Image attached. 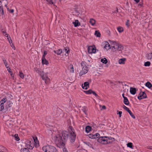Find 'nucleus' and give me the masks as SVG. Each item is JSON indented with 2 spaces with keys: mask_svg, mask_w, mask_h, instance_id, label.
Masks as SVG:
<instances>
[{
  "mask_svg": "<svg viewBox=\"0 0 152 152\" xmlns=\"http://www.w3.org/2000/svg\"><path fill=\"white\" fill-rule=\"evenodd\" d=\"M70 68L71 69H72L71 70H70V72H72V73H73L74 72V67H73V66L71 64L70 65Z\"/></svg>",
  "mask_w": 152,
  "mask_h": 152,
  "instance_id": "obj_47",
  "label": "nucleus"
},
{
  "mask_svg": "<svg viewBox=\"0 0 152 152\" xmlns=\"http://www.w3.org/2000/svg\"><path fill=\"white\" fill-rule=\"evenodd\" d=\"M20 151L21 152H30L28 150L25 148H22Z\"/></svg>",
  "mask_w": 152,
  "mask_h": 152,
  "instance_id": "obj_31",
  "label": "nucleus"
},
{
  "mask_svg": "<svg viewBox=\"0 0 152 152\" xmlns=\"http://www.w3.org/2000/svg\"><path fill=\"white\" fill-rule=\"evenodd\" d=\"M118 12V9H116V10H115V11L114 12L115 13H117Z\"/></svg>",
  "mask_w": 152,
  "mask_h": 152,
  "instance_id": "obj_62",
  "label": "nucleus"
},
{
  "mask_svg": "<svg viewBox=\"0 0 152 152\" xmlns=\"http://www.w3.org/2000/svg\"><path fill=\"white\" fill-rule=\"evenodd\" d=\"M63 151L64 152H68L66 150V149L65 148L63 149Z\"/></svg>",
  "mask_w": 152,
  "mask_h": 152,
  "instance_id": "obj_58",
  "label": "nucleus"
},
{
  "mask_svg": "<svg viewBox=\"0 0 152 152\" xmlns=\"http://www.w3.org/2000/svg\"><path fill=\"white\" fill-rule=\"evenodd\" d=\"M19 76L22 78L23 79L24 77V75L22 72H19Z\"/></svg>",
  "mask_w": 152,
  "mask_h": 152,
  "instance_id": "obj_38",
  "label": "nucleus"
},
{
  "mask_svg": "<svg viewBox=\"0 0 152 152\" xmlns=\"http://www.w3.org/2000/svg\"><path fill=\"white\" fill-rule=\"evenodd\" d=\"M123 108L124 110H126L127 112L129 110V109L126 106L124 105L123 106Z\"/></svg>",
  "mask_w": 152,
  "mask_h": 152,
  "instance_id": "obj_51",
  "label": "nucleus"
},
{
  "mask_svg": "<svg viewBox=\"0 0 152 152\" xmlns=\"http://www.w3.org/2000/svg\"><path fill=\"white\" fill-rule=\"evenodd\" d=\"M102 44L104 45V48L106 50H108L111 48L110 45L108 42L104 41L103 42Z\"/></svg>",
  "mask_w": 152,
  "mask_h": 152,
  "instance_id": "obj_13",
  "label": "nucleus"
},
{
  "mask_svg": "<svg viewBox=\"0 0 152 152\" xmlns=\"http://www.w3.org/2000/svg\"><path fill=\"white\" fill-rule=\"evenodd\" d=\"M62 134L63 139L64 140H67L69 135V133L65 131H63L62 132Z\"/></svg>",
  "mask_w": 152,
  "mask_h": 152,
  "instance_id": "obj_8",
  "label": "nucleus"
},
{
  "mask_svg": "<svg viewBox=\"0 0 152 152\" xmlns=\"http://www.w3.org/2000/svg\"><path fill=\"white\" fill-rule=\"evenodd\" d=\"M34 142L36 144H38L39 143V141H38L37 139V137H36L35 138L33 137Z\"/></svg>",
  "mask_w": 152,
  "mask_h": 152,
  "instance_id": "obj_43",
  "label": "nucleus"
},
{
  "mask_svg": "<svg viewBox=\"0 0 152 152\" xmlns=\"http://www.w3.org/2000/svg\"><path fill=\"white\" fill-rule=\"evenodd\" d=\"M151 63L150 61H147L145 63L144 66H150Z\"/></svg>",
  "mask_w": 152,
  "mask_h": 152,
  "instance_id": "obj_44",
  "label": "nucleus"
},
{
  "mask_svg": "<svg viewBox=\"0 0 152 152\" xmlns=\"http://www.w3.org/2000/svg\"><path fill=\"white\" fill-rule=\"evenodd\" d=\"M25 146L28 148L30 149H32L34 147V145L32 143H31V141L30 140L26 141L25 142Z\"/></svg>",
  "mask_w": 152,
  "mask_h": 152,
  "instance_id": "obj_6",
  "label": "nucleus"
},
{
  "mask_svg": "<svg viewBox=\"0 0 152 152\" xmlns=\"http://www.w3.org/2000/svg\"><path fill=\"white\" fill-rule=\"evenodd\" d=\"M12 103H11L10 102H7V105L6 106V107L8 109L12 105Z\"/></svg>",
  "mask_w": 152,
  "mask_h": 152,
  "instance_id": "obj_42",
  "label": "nucleus"
},
{
  "mask_svg": "<svg viewBox=\"0 0 152 152\" xmlns=\"http://www.w3.org/2000/svg\"><path fill=\"white\" fill-rule=\"evenodd\" d=\"M88 50L89 53H95L96 52V49L95 47L90 46L88 47Z\"/></svg>",
  "mask_w": 152,
  "mask_h": 152,
  "instance_id": "obj_10",
  "label": "nucleus"
},
{
  "mask_svg": "<svg viewBox=\"0 0 152 152\" xmlns=\"http://www.w3.org/2000/svg\"><path fill=\"white\" fill-rule=\"evenodd\" d=\"M5 36L6 37H8V35L7 34V32L5 33L4 34Z\"/></svg>",
  "mask_w": 152,
  "mask_h": 152,
  "instance_id": "obj_61",
  "label": "nucleus"
},
{
  "mask_svg": "<svg viewBox=\"0 0 152 152\" xmlns=\"http://www.w3.org/2000/svg\"><path fill=\"white\" fill-rule=\"evenodd\" d=\"M88 71V68L87 66H85L82 68L81 71L79 73L80 76H81L83 75L86 74Z\"/></svg>",
  "mask_w": 152,
  "mask_h": 152,
  "instance_id": "obj_7",
  "label": "nucleus"
},
{
  "mask_svg": "<svg viewBox=\"0 0 152 152\" xmlns=\"http://www.w3.org/2000/svg\"><path fill=\"white\" fill-rule=\"evenodd\" d=\"M54 52L56 53L57 55H59L61 54L62 53V50L61 49H59L57 50H54Z\"/></svg>",
  "mask_w": 152,
  "mask_h": 152,
  "instance_id": "obj_26",
  "label": "nucleus"
},
{
  "mask_svg": "<svg viewBox=\"0 0 152 152\" xmlns=\"http://www.w3.org/2000/svg\"><path fill=\"white\" fill-rule=\"evenodd\" d=\"M89 22L92 26H94L95 23L96 21L94 19L91 18L90 19Z\"/></svg>",
  "mask_w": 152,
  "mask_h": 152,
  "instance_id": "obj_27",
  "label": "nucleus"
},
{
  "mask_svg": "<svg viewBox=\"0 0 152 152\" xmlns=\"http://www.w3.org/2000/svg\"><path fill=\"white\" fill-rule=\"evenodd\" d=\"M100 135L98 133H96L94 134H90L89 136V138L91 139H94L99 137Z\"/></svg>",
  "mask_w": 152,
  "mask_h": 152,
  "instance_id": "obj_14",
  "label": "nucleus"
},
{
  "mask_svg": "<svg viewBox=\"0 0 152 152\" xmlns=\"http://www.w3.org/2000/svg\"><path fill=\"white\" fill-rule=\"evenodd\" d=\"M9 10V12L10 13H12L14 12V10L13 9L10 10Z\"/></svg>",
  "mask_w": 152,
  "mask_h": 152,
  "instance_id": "obj_59",
  "label": "nucleus"
},
{
  "mask_svg": "<svg viewBox=\"0 0 152 152\" xmlns=\"http://www.w3.org/2000/svg\"><path fill=\"white\" fill-rule=\"evenodd\" d=\"M6 151L7 149L5 148L0 145V152H6Z\"/></svg>",
  "mask_w": 152,
  "mask_h": 152,
  "instance_id": "obj_24",
  "label": "nucleus"
},
{
  "mask_svg": "<svg viewBox=\"0 0 152 152\" xmlns=\"http://www.w3.org/2000/svg\"><path fill=\"white\" fill-rule=\"evenodd\" d=\"M109 42L111 43L112 49L114 52L121 51L123 49V46L118 43L111 40H109Z\"/></svg>",
  "mask_w": 152,
  "mask_h": 152,
  "instance_id": "obj_2",
  "label": "nucleus"
},
{
  "mask_svg": "<svg viewBox=\"0 0 152 152\" xmlns=\"http://www.w3.org/2000/svg\"><path fill=\"white\" fill-rule=\"evenodd\" d=\"M2 33H3V34H4L5 33H6V31H2Z\"/></svg>",
  "mask_w": 152,
  "mask_h": 152,
  "instance_id": "obj_63",
  "label": "nucleus"
},
{
  "mask_svg": "<svg viewBox=\"0 0 152 152\" xmlns=\"http://www.w3.org/2000/svg\"><path fill=\"white\" fill-rule=\"evenodd\" d=\"M145 86L149 88H150L152 87V85L149 82H147L145 84Z\"/></svg>",
  "mask_w": 152,
  "mask_h": 152,
  "instance_id": "obj_25",
  "label": "nucleus"
},
{
  "mask_svg": "<svg viewBox=\"0 0 152 152\" xmlns=\"http://www.w3.org/2000/svg\"><path fill=\"white\" fill-rule=\"evenodd\" d=\"M127 146L128 147H129L131 148H132V144L131 142H129L127 144Z\"/></svg>",
  "mask_w": 152,
  "mask_h": 152,
  "instance_id": "obj_45",
  "label": "nucleus"
},
{
  "mask_svg": "<svg viewBox=\"0 0 152 152\" xmlns=\"http://www.w3.org/2000/svg\"><path fill=\"white\" fill-rule=\"evenodd\" d=\"M101 62L105 64H107L108 62L107 59L105 58H102L101 59Z\"/></svg>",
  "mask_w": 152,
  "mask_h": 152,
  "instance_id": "obj_33",
  "label": "nucleus"
},
{
  "mask_svg": "<svg viewBox=\"0 0 152 152\" xmlns=\"http://www.w3.org/2000/svg\"><path fill=\"white\" fill-rule=\"evenodd\" d=\"M42 149L45 152H58L56 148L51 145H46L43 146Z\"/></svg>",
  "mask_w": 152,
  "mask_h": 152,
  "instance_id": "obj_3",
  "label": "nucleus"
},
{
  "mask_svg": "<svg viewBox=\"0 0 152 152\" xmlns=\"http://www.w3.org/2000/svg\"><path fill=\"white\" fill-rule=\"evenodd\" d=\"M117 30L119 33H121L124 31L123 28L120 26L118 28Z\"/></svg>",
  "mask_w": 152,
  "mask_h": 152,
  "instance_id": "obj_36",
  "label": "nucleus"
},
{
  "mask_svg": "<svg viewBox=\"0 0 152 152\" xmlns=\"http://www.w3.org/2000/svg\"><path fill=\"white\" fill-rule=\"evenodd\" d=\"M84 92L87 94H93L97 98H99V96L95 92V91H92L91 89H90L88 91H84Z\"/></svg>",
  "mask_w": 152,
  "mask_h": 152,
  "instance_id": "obj_11",
  "label": "nucleus"
},
{
  "mask_svg": "<svg viewBox=\"0 0 152 152\" xmlns=\"http://www.w3.org/2000/svg\"><path fill=\"white\" fill-rule=\"evenodd\" d=\"M82 87L83 89H87L89 87L88 82H85L84 84L82 85Z\"/></svg>",
  "mask_w": 152,
  "mask_h": 152,
  "instance_id": "obj_16",
  "label": "nucleus"
},
{
  "mask_svg": "<svg viewBox=\"0 0 152 152\" xmlns=\"http://www.w3.org/2000/svg\"><path fill=\"white\" fill-rule=\"evenodd\" d=\"M82 110L86 115H87V111L88 110V109L86 107H83L82 108Z\"/></svg>",
  "mask_w": 152,
  "mask_h": 152,
  "instance_id": "obj_29",
  "label": "nucleus"
},
{
  "mask_svg": "<svg viewBox=\"0 0 152 152\" xmlns=\"http://www.w3.org/2000/svg\"><path fill=\"white\" fill-rule=\"evenodd\" d=\"M136 89L135 88L130 87V92L131 94L133 95H134L136 94Z\"/></svg>",
  "mask_w": 152,
  "mask_h": 152,
  "instance_id": "obj_17",
  "label": "nucleus"
},
{
  "mask_svg": "<svg viewBox=\"0 0 152 152\" xmlns=\"http://www.w3.org/2000/svg\"><path fill=\"white\" fill-rule=\"evenodd\" d=\"M7 70H8L9 73L10 74V75L11 76H12L13 74L11 71V69H10V68H9L8 69H7Z\"/></svg>",
  "mask_w": 152,
  "mask_h": 152,
  "instance_id": "obj_50",
  "label": "nucleus"
},
{
  "mask_svg": "<svg viewBox=\"0 0 152 152\" xmlns=\"http://www.w3.org/2000/svg\"><path fill=\"white\" fill-rule=\"evenodd\" d=\"M147 97L146 94L144 92H141L139 94L137 97L138 99L140 100L142 99L145 98Z\"/></svg>",
  "mask_w": 152,
  "mask_h": 152,
  "instance_id": "obj_9",
  "label": "nucleus"
},
{
  "mask_svg": "<svg viewBox=\"0 0 152 152\" xmlns=\"http://www.w3.org/2000/svg\"><path fill=\"white\" fill-rule=\"evenodd\" d=\"M47 54V52L46 51H44L42 58H45V56Z\"/></svg>",
  "mask_w": 152,
  "mask_h": 152,
  "instance_id": "obj_52",
  "label": "nucleus"
},
{
  "mask_svg": "<svg viewBox=\"0 0 152 152\" xmlns=\"http://www.w3.org/2000/svg\"><path fill=\"white\" fill-rule=\"evenodd\" d=\"M138 5L140 7H142V2H140Z\"/></svg>",
  "mask_w": 152,
  "mask_h": 152,
  "instance_id": "obj_54",
  "label": "nucleus"
},
{
  "mask_svg": "<svg viewBox=\"0 0 152 152\" xmlns=\"http://www.w3.org/2000/svg\"><path fill=\"white\" fill-rule=\"evenodd\" d=\"M7 101V99L6 98H4L2 99L0 102L1 103H3L4 104V103Z\"/></svg>",
  "mask_w": 152,
  "mask_h": 152,
  "instance_id": "obj_46",
  "label": "nucleus"
},
{
  "mask_svg": "<svg viewBox=\"0 0 152 152\" xmlns=\"http://www.w3.org/2000/svg\"><path fill=\"white\" fill-rule=\"evenodd\" d=\"M4 105L3 103H1L0 102V111L3 110L4 109Z\"/></svg>",
  "mask_w": 152,
  "mask_h": 152,
  "instance_id": "obj_41",
  "label": "nucleus"
},
{
  "mask_svg": "<svg viewBox=\"0 0 152 152\" xmlns=\"http://www.w3.org/2000/svg\"><path fill=\"white\" fill-rule=\"evenodd\" d=\"M129 20H127L126 22V25L127 26V27H129Z\"/></svg>",
  "mask_w": 152,
  "mask_h": 152,
  "instance_id": "obj_53",
  "label": "nucleus"
},
{
  "mask_svg": "<svg viewBox=\"0 0 152 152\" xmlns=\"http://www.w3.org/2000/svg\"><path fill=\"white\" fill-rule=\"evenodd\" d=\"M103 138H102V144H106L110 143V142L109 141H108V140H107V137H103Z\"/></svg>",
  "mask_w": 152,
  "mask_h": 152,
  "instance_id": "obj_15",
  "label": "nucleus"
},
{
  "mask_svg": "<svg viewBox=\"0 0 152 152\" xmlns=\"http://www.w3.org/2000/svg\"><path fill=\"white\" fill-rule=\"evenodd\" d=\"M54 140L56 146L59 148H63L65 145L62 137L59 134L56 135L54 137Z\"/></svg>",
  "mask_w": 152,
  "mask_h": 152,
  "instance_id": "obj_1",
  "label": "nucleus"
},
{
  "mask_svg": "<svg viewBox=\"0 0 152 152\" xmlns=\"http://www.w3.org/2000/svg\"><path fill=\"white\" fill-rule=\"evenodd\" d=\"M94 35L97 37H100L101 34L99 31H95Z\"/></svg>",
  "mask_w": 152,
  "mask_h": 152,
  "instance_id": "obj_30",
  "label": "nucleus"
},
{
  "mask_svg": "<svg viewBox=\"0 0 152 152\" xmlns=\"http://www.w3.org/2000/svg\"><path fill=\"white\" fill-rule=\"evenodd\" d=\"M34 71L37 73H38L40 75H42L43 72L41 71V70L39 68L37 67H35L34 68Z\"/></svg>",
  "mask_w": 152,
  "mask_h": 152,
  "instance_id": "obj_19",
  "label": "nucleus"
},
{
  "mask_svg": "<svg viewBox=\"0 0 152 152\" xmlns=\"http://www.w3.org/2000/svg\"><path fill=\"white\" fill-rule=\"evenodd\" d=\"M126 60L125 58L120 59L118 61V62L120 64H125V61Z\"/></svg>",
  "mask_w": 152,
  "mask_h": 152,
  "instance_id": "obj_23",
  "label": "nucleus"
},
{
  "mask_svg": "<svg viewBox=\"0 0 152 152\" xmlns=\"http://www.w3.org/2000/svg\"><path fill=\"white\" fill-rule=\"evenodd\" d=\"M107 140H108V141H109L110 142V143H112L114 141L115 139L113 138L109 137H107Z\"/></svg>",
  "mask_w": 152,
  "mask_h": 152,
  "instance_id": "obj_34",
  "label": "nucleus"
},
{
  "mask_svg": "<svg viewBox=\"0 0 152 152\" xmlns=\"http://www.w3.org/2000/svg\"><path fill=\"white\" fill-rule=\"evenodd\" d=\"M72 23L74 25L75 27H77L80 25V23L79 22L78 20H75V21L73 22Z\"/></svg>",
  "mask_w": 152,
  "mask_h": 152,
  "instance_id": "obj_21",
  "label": "nucleus"
},
{
  "mask_svg": "<svg viewBox=\"0 0 152 152\" xmlns=\"http://www.w3.org/2000/svg\"><path fill=\"white\" fill-rule=\"evenodd\" d=\"M42 63L43 65H47L48 64V61L45 58H42Z\"/></svg>",
  "mask_w": 152,
  "mask_h": 152,
  "instance_id": "obj_20",
  "label": "nucleus"
},
{
  "mask_svg": "<svg viewBox=\"0 0 152 152\" xmlns=\"http://www.w3.org/2000/svg\"><path fill=\"white\" fill-rule=\"evenodd\" d=\"M106 109V107L105 106L103 105L102 106V108L101 109V110H103V109Z\"/></svg>",
  "mask_w": 152,
  "mask_h": 152,
  "instance_id": "obj_56",
  "label": "nucleus"
},
{
  "mask_svg": "<svg viewBox=\"0 0 152 152\" xmlns=\"http://www.w3.org/2000/svg\"><path fill=\"white\" fill-rule=\"evenodd\" d=\"M102 138H103V137H100L97 139V141L99 142H100L101 143H102Z\"/></svg>",
  "mask_w": 152,
  "mask_h": 152,
  "instance_id": "obj_40",
  "label": "nucleus"
},
{
  "mask_svg": "<svg viewBox=\"0 0 152 152\" xmlns=\"http://www.w3.org/2000/svg\"><path fill=\"white\" fill-rule=\"evenodd\" d=\"M0 3H1V4H0V14L3 15L4 13L2 4L6 7L7 5V0H2V1H0Z\"/></svg>",
  "mask_w": 152,
  "mask_h": 152,
  "instance_id": "obj_5",
  "label": "nucleus"
},
{
  "mask_svg": "<svg viewBox=\"0 0 152 152\" xmlns=\"http://www.w3.org/2000/svg\"><path fill=\"white\" fill-rule=\"evenodd\" d=\"M7 39L8 41L10 40L11 41V39L10 37L8 36V37H7Z\"/></svg>",
  "mask_w": 152,
  "mask_h": 152,
  "instance_id": "obj_60",
  "label": "nucleus"
},
{
  "mask_svg": "<svg viewBox=\"0 0 152 152\" xmlns=\"http://www.w3.org/2000/svg\"><path fill=\"white\" fill-rule=\"evenodd\" d=\"M70 130L69 131L70 132V140L71 142H74L75 140L76 135L74 132L73 131V129L72 127L70 126L69 127Z\"/></svg>",
  "mask_w": 152,
  "mask_h": 152,
  "instance_id": "obj_4",
  "label": "nucleus"
},
{
  "mask_svg": "<svg viewBox=\"0 0 152 152\" xmlns=\"http://www.w3.org/2000/svg\"><path fill=\"white\" fill-rule=\"evenodd\" d=\"M81 65L82 67H85V66H86L85 62H82L81 63Z\"/></svg>",
  "mask_w": 152,
  "mask_h": 152,
  "instance_id": "obj_48",
  "label": "nucleus"
},
{
  "mask_svg": "<svg viewBox=\"0 0 152 152\" xmlns=\"http://www.w3.org/2000/svg\"><path fill=\"white\" fill-rule=\"evenodd\" d=\"M63 51H64L66 53V54H67V55L66 54H65V55L66 56H67L69 54V48H64V49L63 50Z\"/></svg>",
  "mask_w": 152,
  "mask_h": 152,
  "instance_id": "obj_28",
  "label": "nucleus"
},
{
  "mask_svg": "<svg viewBox=\"0 0 152 152\" xmlns=\"http://www.w3.org/2000/svg\"><path fill=\"white\" fill-rule=\"evenodd\" d=\"M146 57L148 60H152V52L148 53L146 54Z\"/></svg>",
  "mask_w": 152,
  "mask_h": 152,
  "instance_id": "obj_18",
  "label": "nucleus"
},
{
  "mask_svg": "<svg viewBox=\"0 0 152 152\" xmlns=\"http://www.w3.org/2000/svg\"><path fill=\"white\" fill-rule=\"evenodd\" d=\"M47 2V4H54L53 2L52 1V0H44Z\"/></svg>",
  "mask_w": 152,
  "mask_h": 152,
  "instance_id": "obj_37",
  "label": "nucleus"
},
{
  "mask_svg": "<svg viewBox=\"0 0 152 152\" xmlns=\"http://www.w3.org/2000/svg\"><path fill=\"white\" fill-rule=\"evenodd\" d=\"M15 139L16 141H18L20 140L19 137L18 136V135L15 134Z\"/></svg>",
  "mask_w": 152,
  "mask_h": 152,
  "instance_id": "obj_49",
  "label": "nucleus"
},
{
  "mask_svg": "<svg viewBox=\"0 0 152 152\" xmlns=\"http://www.w3.org/2000/svg\"><path fill=\"white\" fill-rule=\"evenodd\" d=\"M124 103L126 105H128L129 104V102L127 97H124Z\"/></svg>",
  "mask_w": 152,
  "mask_h": 152,
  "instance_id": "obj_22",
  "label": "nucleus"
},
{
  "mask_svg": "<svg viewBox=\"0 0 152 152\" xmlns=\"http://www.w3.org/2000/svg\"><path fill=\"white\" fill-rule=\"evenodd\" d=\"M42 77L43 80L45 81V83L46 84H48L50 81V79L46 75H41Z\"/></svg>",
  "mask_w": 152,
  "mask_h": 152,
  "instance_id": "obj_12",
  "label": "nucleus"
},
{
  "mask_svg": "<svg viewBox=\"0 0 152 152\" xmlns=\"http://www.w3.org/2000/svg\"><path fill=\"white\" fill-rule=\"evenodd\" d=\"M3 61L5 65V66L7 68H8L9 67L8 66V64L6 62V60L4 58L3 59Z\"/></svg>",
  "mask_w": 152,
  "mask_h": 152,
  "instance_id": "obj_39",
  "label": "nucleus"
},
{
  "mask_svg": "<svg viewBox=\"0 0 152 152\" xmlns=\"http://www.w3.org/2000/svg\"><path fill=\"white\" fill-rule=\"evenodd\" d=\"M122 113V112L121 111H118V114L119 115V117H121V114Z\"/></svg>",
  "mask_w": 152,
  "mask_h": 152,
  "instance_id": "obj_55",
  "label": "nucleus"
},
{
  "mask_svg": "<svg viewBox=\"0 0 152 152\" xmlns=\"http://www.w3.org/2000/svg\"><path fill=\"white\" fill-rule=\"evenodd\" d=\"M147 148L149 149L152 150V146H148L147 147Z\"/></svg>",
  "mask_w": 152,
  "mask_h": 152,
  "instance_id": "obj_57",
  "label": "nucleus"
},
{
  "mask_svg": "<svg viewBox=\"0 0 152 152\" xmlns=\"http://www.w3.org/2000/svg\"><path fill=\"white\" fill-rule=\"evenodd\" d=\"M128 112L129 113L130 116L134 119H135V117L134 115L132 113L131 111L129 110Z\"/></svg>",
  "mask_w": 152,
  "mask_h": 152,
  "instance_id": "obj_35",
  "label": "nucleus"
},
{
  "mask_svg": "<svg viewBox=\"0 0 152 152\" xmlns=\"http://www.w3.org/2000/svg\"><path fill=\"white\" fill-rule=\"evenodd\" d=\"M9 43L11 44L12 43V41L11 40V41H9Z\"/></svg>",
  "mask_w": 152,
  "mask_h": 152,
  "instance_id": "obj_64",
  "label": "nucleus"
},
{
  "mask_svg": "<svg viewBox=\"0 0 152 152\" xmlns=\"http://www.w3.org/2000/svg\"><path fill=\"white\" fill-rule=\"evenodd\" d=\"M91 127L89 126H87L86 128V131L87 133H88L91 130Z\"/></svg>",
  "mask_w": 152,
  "mask_h": 152,
  "instance_id": "obj_32",
  "label": "nucleus"
}]
</instances>
